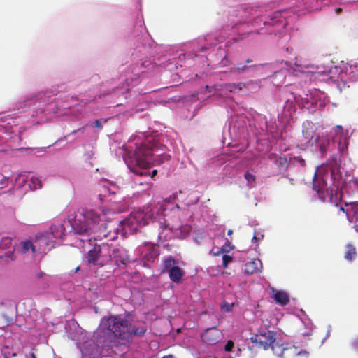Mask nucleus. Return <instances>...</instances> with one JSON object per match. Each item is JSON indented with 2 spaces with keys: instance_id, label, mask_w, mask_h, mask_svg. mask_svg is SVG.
Instances as JSON below:
<instances>
[{
  "instance_id": "nucleus-26",
  "label": "nucleus",
  "mask_w": 358,
  "mask_h": 358,
  "mask_svg": "<svg viewBox=\"0 0 358 358\" xmlns=\"http://www.w3.org/2000/svg\"><path fill=\"white\" fill-rule=\"evenodd\" d=\"M234 306V303H227L222 305L221 308L223 312H230L232 310V307Z\"/></svg>"
},
{
  "instance_id": "nucleus-42",
  "label": "nucleus",
  "mask_w": 358,
  "mask_h": 358,
  "mask_svg": "<svg viewBox=\"0 0 358 358\" xmlns=\"http://www.w3.org/2000/svg\"><path fill=\"white\" fill-rule=\"evenodd\" d=\"M257 240V238L255 236H254L252 237V242H254L255 241H256Z\"/></svg>"
},
{
  "instance_id": "nucleus-29",
  "label": "nucleus",
  "mask_w": 358,
  "mask_h": 358,
  "mask_svg": "<svg viewBox=\"0 0 358 358\" xmlns=\"http://www.w3.org/2000/svg\"><path fill=\"white\" fill-rule=\"evenodd\" d=\"M294 159L296 162L300 164L302 166H304L306 164L305 160L300 156L294 157Z\"/></svg>"
},
{
  "instance_id": "nucleus-10",
  "label": "nucleus",
  "mask_w": 358,
  "mask_h": 358,
  "mask_svg": "<svg viewBox=\"0 0 358 358\" xmlns=\"http://www.w3.org/2000/svg\"><path fill=\"white\" fill-rule=\"evenodd\" d=\"M113 254L112 261H114L117 266L120 264L125 265L130 262L128 255L124 250L115 248Z\"/></svg>"
},
{
  "instance_id": "nucleus-40",
  "label": "nucleus",
  "mask_w": 358,
  "mask_h": 358,
  "mask_svg": "<svg viewBox=\"0 0 358 358\" xmlns=\"http://www.w3.org/2000/svg\"><path fill=\"white\" fill-rule=\"evenodd\" d=\"M233 234V230L231 229H229L228 231H227V234L229 236H231V234Z\"/></svg>"
},
{
  "instance_id": "nucleus-36",
  "label": "nucleus",
  "mask_w": 358,
  "mask_h": 358,
  "mask_svg": "<svg viewBox=\"0 0 358 358\" xmlns=\"http://www.w3.org/2000/svg\"><path fill=\"white\" fill-rule=\"evenodd\" d=\"M4 358H22L19 357L15 353L12 354L11 356H5Z\"/></svg>"
},
{
  "instance_id": "nucleus-39",
  "label": "nucleus",
  "mask_w": 358,
  "mask_h": 358,
  "mask_svg": "<svg viewBox=\"0 0 358 358\" xmlns=\"http://www.w3.org/2000/svg\"><path fill=\"white\" fill-rule=\"evenodd\" d=\"M341 11H342V9H341V8H337L336 9V13L337 14L341 13Z\"/></svg>"
},
{
  "instance_id": "nucleus-5",
  "label": "nucleus",
  "mask_w": 358,
  "mask_h": 358,
  "mask_svg": "<svg viewBox=\"0 0 358 358\" xmlns=\"http://www.w3.org/2000/svg\"><path fill=\"white\" fill-rule=\"evenodd\" d=\"M123 229L127 232L137 231L138 227L148 224L147 220L144 218L142 213L131 214L127 218L120 222Z\"/></svg>"
},
{
  "instance_id": "nucleus-17",
  "label": "nucleus",
  "mask_w": 358,
  "mask_h": 358,
  "mask_svg": "<svg viewBox=\"0 0 358 358\" xmlns=\"http://www.w3.org/2000/svg\"><path fill=\"white\" fill-rule=\"evenodd\" d=\"M282 22V17L280 11H275L271 15L268 16V20L264 22V24L274 26L276 24L281 23Z\"/></svg>"
},
{
  "instance_id": "nucleus-9",
  "label": "nucleus",
  "mask_w": 358,
  "mask_h": 358,
  "mask_svg": "<svg viewBox=\"0 0 358 358\" xmlns=\"http://www.w3.org/2000/svg\"><path fill=\"white\" fill-rule=\"evenodd\" d=\"M99 249L98 252H99V255L101 256V266H103L106 263L113 260V252L115 248H112L108 243H103L101 245H98Z\"/></svg>"
},
{
  "instance_id": "nucleus-43",
  "label": "nucleus",
  "mask_w": 358,
  "mask_h": 358,
  "mask_svg": "<svg viewBox=\"0 0 358 358\" xmlns=\"http://www.w3.org/2000/svg\"><path fill=\"white\" fill-rule=\"evenodd\" d=\"M340 210H341L342 212L345 213V209L343 207H341L340 208Z\"/></svg>"
},
{
  "instance_id": "nucleus-4",
  "label": "nucleus",
  "mask_w": 358,
  "mask_h": 358,
  "mask_svg": "<svg viewBox=\"0 0 358 358\" xmlns=\"http://www.w3.org/2000/svg\"><path fill=\"white\" fill-rule=\"evenodd\" d=\"M250 341L258 348L266 350L275 341V334L272 331L265 330L250 337Z\"/></svg>"
},
{
  "instance_id": "nucleus-38",
  "label": "nucleus",
  "mask_w": 358,
  "mask_h": 358,
  "mask_svg": "<svg viewBox=\"0 0 358 358\" xmlns=\"http://www.w3.org/2000/svg\"><path fill=\"white\" fill-rule=\"evenodd\" d=\"M157 173V170H153L150 174L151 177L153 178Z\"/></svg>"
},
{
  "instance_id": "nucleus-15",
  "label": "nucleus",
  "mask_w": 358,
  "mask_h": 358,
  "mask_svg": "<svg viewBox=\"0 0 358 358\" xmlns=\"http://www.w3.org/2000/svg\"><path fill=\"white\" fill-rule=\"evenodd\" d=\"M259 266L262 267V263L259 259H252L245 264V273L247 274H253L259 271Z\"/></svg>"
},
{
  "instance_id": "nucleus-24",
  "label": "nucleus",
  "mask_w": 358,
  "mask_h": 358,
  "mask_svg": "<svg viewBox=\"0 0 358 358\" xmlns=\"http://www.w3.org/2000/svg\"><path fill=\"white\" fill-rule=\"evenodd\" d=\"M1 247L10 248L12 245V239L8 237H5L1 239Z\"/></svg>"
},
{
  "instance_id": "nucleus-47",
  "label": "nucleus",
  "mask_w": 358,
  "mask_h": 358,
  "mask_svg": "<svg viewBox=\"0 0 358 358\" xmlns=\"http://www.w3.org/2000/svg\"><path fill=\"white\" fill-rule=\"evenodd\" d=\"M31 358H36L35 355L34 353L31 354Z\"/></svg>"
},
{
  "instance_id": "nucleus-44",
  "label": "nucleus",
  "mask_w": 358,
  "mask_h": 358,
  "mask_svg": "<svg viewBox=\"0 0 358 358\" xmlns=\"http://www.w3.org/2000/svg\"><path fill=\"white\" fill-rule=\"evenodd\" d=\"M84 128L78 129L77 131H81L82 132H84Z\"/></svg>"
},
{
  "instance_id": "nucleus-46",
  "label": "nucleus",
  "mask_w": 358,
  "mask_h": 358,
  "mask_svg": "<svg viewBox=\"0 0 358 358\" xmlns=\"http://www.w3.org/2000/svg\"><path fill=\"white\" fill-rule=\"evenodd\" d=\"M206 47H205V46H203V47H202V48H201V50H202V51H203V50H206Z\"/></svg>"
},
{
  "instance_id": "nucleus-37",
  "label": "nucleus",
  "mask_w": 358,
  "mask_h": 358,
  "mask_svg": "<svg viewBox=\"0 0 358 358\" xmlns=\"http://www.w3.org/2000/svg\"><path fill=\"white\" fill-rule=\"evenodd\" d=\"M162 358H176V357L173 355L170 354V355H164Z\"/></svg>"
},
{
  "instance_id": "nucleus-34",
  "label": "nucleus",
  "mask_w": 358,
  "mask_h": 358,
  "mask_svg": "<svg viewBox=\"0 0 358 358\" xmlns=\"http://www.w3.org/2000/svg\"><path fill=\"white\" fill-rule=\"evenodd\" d=\"M352 345L354 348L358 349V337L353 341Z\"/></svg>"
},
{
  "instance_id": "nucleus-7",
  "label": "nucleus",
  "mask_w": 358,
  "mask_h": 358,
  "mask_svg": "<svg viewBox=\"0 0 358 358\" xmlns=\"http://www.w3.org/2000/svg\"><path fill=\"white\" fill-rule=\"evenodd\" d=\"M83 357L99 358L101 354L100 347L93 341H89L84 343L80 348Z\"/></svg>"
},
{
  "instance_id": "nucleus-16",
  "label": "nucleus",
  "mask_w": 358,
  "mask_h": 358,
  "mask_svg": "<svg viewBox=\"0 0 358 358\" xmlns=\"http://www.w3.org/2000/svg\"><path fill=\"white\" fill-rule=\"evenodd\" d=\"M278 169L280 173H283L287 171L289 165V160L285 156H280L276 163L275 164Z\"/></svg>"
},
{
  "instance_id": "nucleus-2",
  "label": "nucleus",
  "mask_w": 358,
  "mask_h": 358,
  "mask_svg": "<svg viewBox=\"0 0 358 358\" xmlns=\"http://www.w3.org/2000/svg\"><path fill=\"white\" fill-rule=\"evenodd\" d=\"M69 221L73 233L83 237L89 238L96 233L103 234L104 236H107L106 232L108 231L109 223H106L101 214L94 210H86L82 218L74 220L69 219Z\"/></svg>"
},
{
  "instance_id": "nucleus-13",
  "label": "nucleus",
  "mask_w": 358,
  "mask_h": 358,
  "mask_svg": "<svg viewBox=\"0 0 358 358\" xmlns=\"http://www.w3.org/2000/svg\"><path fill=\"white\" fill-rule=\"evenodd\" d=\"M313 190H315L317 192L318 197L320 198V199L322 201H324V202L326 201L327 196H326L325 192L323 190V186H324V182H322V185H321L320 183H319V185H317V183L318 182L317 180V171H315L314 173V175L313 176Z\"/></svg>"
},
{
  "instance_id": "nucleus-6",
  "label": "nucleus",
  "mask_w": 358,
  "mask_h": 358,
  "mask_svg": "<svg viewBox=\"0 0 358 358\" xmlns=\"http://www.w3.org/2000/svg\"><path fill=\"white\" fill-rule=\"evenodd\" d=\"M222 337V332L215 327L207 329L201 335L202 341L208 345H215Z\"/></svg>"
},
{
  "instance_id": "nucleus-18",
  "label": "nucleus",
  "mask_w": 358,
  "mask_h": 358,
  "mask_svg": "<svg viewBox=\"0 0 358 358\" xmlns=\"http://www.w3.org/2000/svg\"><path fill=\"white\" fill-rule=\"evenodd\" d=\"M357 255L355 248L352 244H348L345 247L344 257L346 260L352 262Z\"/></svg>"
},
{
  "instance_id": "nucleus-11",
  "label": "nucleus",
  "mask_w": 358,
  "mask_h": 358,
  "mask_svg": "<svg viewBox=\"0 0 358 358\" xmlns=\"http://www.w3.org/2000/svg\"><path fill=\"white\" fill-rule=\"evenodd\" d=\"M98 249V245H95L94 247L86 254L85 259L88 264L101 265V256L99 255Z\"/></svg>"
},
{
  "instance_id": "nucleus-12",
  "label": "nucleus",
  "mask_w": 358,
  "mask_h": 358,
  "mask_svg": "<svg viewBox=\"0 0 358 358\" xmlns=\"http://www.w3.org/2000/svg\"><path fill=\"white\" fill-rule=\"evenodd\" d=\"M272 292H273V298L277 303L281 306H285L289 303V298L285 292L275 290L274 289H272Z\"/></svg>"
},
{
  "instance_id": "nucleus-1",
  "label": "nucleus",
  "mask_w": 358,
  "mask_h": 358,
  "mask_svg": "<svg viewBox=\"0 0 358 358\" xmlns=\"http://www.w3.org/2000/svg\"><path fill=\"white\" fill-rule=\"evenodd\" d=\"M101 328L111 339L128 343H131L134 336H141L147 331L145 327H136L127 319L114 315L103 318Z\"/></svg>"
},
{
  "instance_id": "nucleus-22",
  "label": "nucleus",
  "mask_w": 358,
  "mask_h": 358,
  "mask_svg": "<svg viewBox=\"0 0 358 358\" xmlns=\"http://www.w3.org/2000/svg\"><path fill=\"white\" fill-rule=\"evenodd\" d=\"M42 186H43L42 182L39 178H38L36 177L31 178V183L29 184V187L31 189L36 190V189L41 188Z\"/></svg>"
},
{
  "instance_id": "nucleus-25",
  "label": "nucleus",
  "mask_w": 358,
  "mask_h": 358,
  "mask_svg": "<svg viewBox=\"0 0 358 358\" xmlns=\"http://www.w3.org/2000/svg\"><path fill=\"white\" fill-rule=\"evenodd\" d=\"M232 257L229 255H224L222 256V265L224 268H227L228 264L232 262Z\"/></svg>"
},
{
  "instance_id": "nucleus-30",
  "label": "nucleus",
  "mask_w": 358,
  "mask_h": 358,
  "mask_svg": "<svg viewBox=\"0 0 358 358\" xmlns=\"http://www.w3.org/2000/svg\"><path fill=\"white\" fill-rule=\"evenodd\" d=\"M8 181V178L0 173V185H5Z\"/></svg>"
},
{
  "instance_id": "nucleus-19",
  "label": "nucleus",
  "mask_w": 358,
  "mask_h": 358,
  "mask_svg": "<svg viewBox=\"0 0 358 358\" xmlns=\"http://www.w3.org/2000/svg\"><path fill=\"white\" fill-rule=\"evenodd\" d=\"M22 248L20 252L22 254L29 252L30 250L32 253H35V246L31 241H24L21 243Z\"/></svg>"
},
{
  "instance_id": "nucleus-32",
  "label": "nucleus",
  "mask_w": 358,
  "mask_h": 358,
  "mask_svg": "<svg viewBox=\"0 0 358 358\" xmlns=\"http://www.w3.org/2000/svg\"><path fill=\"white\" fill-rule=\"evenodd\" d=\"M329 3V0H318V5H320V9L322 6L327 5Z\"/></svg>"
},
{
  "instance_id": "nucleus-27",
  "label": "nucleus",
  "mask_w": 358,
  "mask_h": 358,
  "mask_svg": "<svg viewBox=\"0 0 358 358\" xmlns=\"http://www.w3.org/2000/svg\"><path fill=\"white\" fill-rule=\"evenodd\" d=\"M280 155H278V154L276 153H270L268 155V159L271 161L273 163H276V161L278 160V159L279 158Z\"/></svg>"
},
{
  "instance_id": "nucleus-45",
  "label": "nucleus",
  "mask_w": 358,
  "mask_h": 358,
  "mask_svg": "<svg viewBox=\"0 0 358 358\" xmlns=\"http://www.w3.org/2000/svg\"><path fill=\"white\" fill-rule=\"evenodd\" d=\"M80 270V266H78L76 270H75V272H78V271Z\"/></svg>"
},
{
  "instance_id": "nucleus-28",
  "label": "nucleus",
  "mask_w": 358,
  "mask_h": 358,
  "mask_svg": "<svg viewBox=\"0 0 358 358\" xmlns=\"http://www.w3.org/2000/svg\"><path fill=\"white\" fill-rule=\"evenodd\" d=\"M234 346V343L232 341H228L227 344L224 346V350L227 352H230L232 350Z\"/></svg>"
},
{
  "instance_id": "nucleus-14",
  "label": "nucleus",
  "mask_w": 358,
  "mask_h": 358,
  "mask_svg": "<svg viewBox=\"0 0 358 358\" xmlns=\"http://www.w3.org/2000/svg\"><path fill=\"white\" fill-rule=\"evenodd\" d=\"M168 273L172 282L179 283L180 282L182 276L185 275V271L177 266L175 268H172Z\"/></svg>"
},
{
  "instance_id": "nucleus-48",
  "label": "nucleus",
  "mask_w": 358,
  "mask_h": 358,
  "mask_svg": "<svg viewBox=\"0 0 358 358\" xmlns=\"http://www.w3.org/2000/svg\"><path fill=\"white\" fill-rule=\"evenodd\" d=\"M246 62H247L248 63H249V62H250V59H248Z\"/></svg>"
},
{
  "instance_id": "nucleus-23",
  "label": "nucleus",
  "mask_w": 358,
  "mask_h": 358,
  "mask_svg": "<svg viewBox=\"0 0 358 358\" xmlns=\"http://www.w3.org/2000/svg\"><path fill=\"white\" fill-rule=\"evenodd\" d=\"M244 178L248 182V186L249 187H253L252 183L255 182L256 177L255 175L246 171L244 174Z\"/></svg>"
},
{
  "instance_id": "nucleus-20",
  "label": "nucleus",
  "mask_w": 358,
  "mask_h": 358,
  "mask_svg": "<svg viewBox=\"0 0 358 358\" xmlns=\"http://www.w3.org/2000/svg\"><path fill=\"white\" fill-rule=\"evenodd\" d=\"M176 261L172 256H168L164 259V271L169 272L172 268L177 266Z\"/></svg>"
},
{
  "instance_id": "nucleus-3",
  "label": "nucleus",
  "mask_w": 358,
  "mask_h": 358,
  "mask_svg": "<svg viewBox=\"0 0 358 358\" xmlns=\"http://www.w3.org/2000/svg\"><path fill=\"white\" fill-rule=\"evenodd\" d=\"M159 150L157 146L150 148L143 145L138 150L135 165L130 167L131 171L141 176H145L147 171L145 169L149 168L153 162H157L158 164H161L165 160L170 159L169 155L159 153Z\"/></svg>"
},
{
  "instance_id": "nucleus-35",
  "label": "nucleus",
  "mask_w": 358,
  "mask_h": 358,
  "mask_svg": "<svg viewBox=\"0 0 358 358\" xmlns=\"http://www.w3.org/2000/svg\"><path fill=\"white\" fill-rule=\"evenodd\" d=\"M320 152L322 153H324V152H326L327 149H326V148H325V146L324 145H320Z\"/></svg>"
},
{
  "instance_id": "nucleus-41",
  "label": "nucleus",
  "mask_w": 358,
  "mask_h": 358,
  "mask_svg": "<svg viewBox=\"0 0 358 358\" xmlns=\"http://www.w3.org/2000/svg\"><path fill=\"white\" fill-rule=\"evenodd\" d=\"M224 251V250L223 248H222L219 252H216V255H218L221 252H223Z\"/></svg>"
},
{
  "instance_id": "nucleus-33",
  "label": "nucleus",
  "mask_w": 358,
  "mask_h": 358,
  "mask_svg": "<svg viewBox=\"0 0 358 358\" xmlns=\"http://www.w3.org/2000/svg\"><path fill=\"white\" fill-rule=\"evenodd\" d=\"M94 126L97 128H101L102 124L100 120H97L94 122Z\"/></svg>"
},
{
  "instance_id": "nucleus-21",
  "label": "nucleus",
  "mask_w": 358,
  "mask_h": 358,
  "mask_svg": "<svg viewBox=\"0 0 358 358\" xmlns=\"http://www.w3.org/2000/svg\"><path fill=\"white\" fill-rule=\"evenodd\" d=\"M303 4L306 8L310 10H317L320 9L318 0H303Z\"/></svg>"
},
{
  "instance_id": "nucleus-8",
  "label": "nucleus",
  "mask_w": 358,
  "mask_h": 358,
  "mask_svg": "<svg viewBox=\"0 0 358 358\" xmlns=\"http://www.w3.org/2000/svg\"><path fill=\"white\" fill-rule=\"evenodd\" d=\"M270 348L273 354L279 358H287L292 356L294 353L292 347L289 346L288 344L279 343L276 341H274Z\"/></svg>"
},
{
  "instance_id": "nucleus-31",
  "label": "nucleus",
  "mask_w": 358,
  "mask_h": 358,
  "mask_svg": "<svg viewBox=\"0 0 358 358\" xmlns=\"http://www.w3.org/2000/svg\"><path fill=\"white\" fill-rule=\"evenodd\" d=\"M333 192H334V190L332 189H326V194H327V196L329 197V201H331V200H332Z\"/></svg>"
}]
</instances>
